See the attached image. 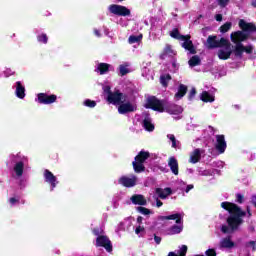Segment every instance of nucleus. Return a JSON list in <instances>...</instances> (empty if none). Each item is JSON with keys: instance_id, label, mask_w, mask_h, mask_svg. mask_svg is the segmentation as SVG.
<instances>
[{"instance_id": "obj_51", "label": "nucleus", "mask_w": 256, "mask_h": 256, "mask_svg": "<svg viewBox=\"0 0 256 256\" xmlns=\"http://www.w3.org/2000/svg\"><path fill=\"white\" fill-rule=\"evenodd\" d=\"M9 203L11 205H15V203H19V199L15 198V197H12L9 199Z\"/></svg>"}, {"instance_id": "obj_12", "label": "nucleus", "mask_w": 256, "mask_h": 256, "mask_svg": "<svg viewBox=\"0 0 256 256\" xmlns=\"http://www.w3.org/2000/svg\"><path fill=\"white\" fill-rule=\"evenodd\" d=\"M118 183L127 188L135 187L137 185V176L131 175L130 178L128 176H122L118 179Z\"/></svg>"}, {"instance_id": "obj_37", "label": "nucleus", "mask_w": 256, "mask_h": 256, "mask_svg": "<svg viewBox=\"0 0 256 256\" xmlns=\"http://www.w3.org/2000/svg\"><path fill=\"white\" fill-rule=\"evenodd\" d=\"M38 43H43L44 45H47L49 41V37H47V34L42 33L37 36Z\"/></svg>"}, {"instance_id": "obj_39", "label": "nucleus", "mask_w": 256, "mask_h": 256, "mask_svg": "<svg viewBox=\"0 0 256 256\" xmlns=\"http://www.w3.org/2000/svg\"><path fill=\"white\" fill-rule=\"evenodd\" d=\"M84 105L90 109H93L94 107H97V102H95V100L86 99L84 101Z\"/></svg>"}, {"instance_id": "obj_25", "label": "nucleus", "mask_w": 256, "mask_h": 256, "mask_svg": "<svg viewBox=\"0 0 256 256\" xmlns=\"http://www.w3.org/2000/svg\"><path fill=\"white\" fill-rule=\"evenodd\" d=\"M187 95V86L185 84H180L178 87V91L175 94L176 99H183Z\"/></svg>"}, {"instance_id": "obj_8", "label": "nucleus", "mask_w": 256, "mask_h": 256, "mask_svg": "<svg viewBox=\"0 0 256 256\" xmlns=\"http://www.w3.org/2000/svg\"><path fill=\"white\" fill-rule=\"evenodd\" d=\"M108 11L112 15H117L118 17H129L131 15V10L123 5L112 4L108 7Z\"/></svg>"}, {"instance_id": "obj_56", "label": "nucleus", "mask_w": 256, "mask_h": 256, "mask_svg": "<svg viewBox=\"0 0 256 256\" xmlns=\"http://www.w3.org/2000/svg\"><path fill=\"white\" fill-rule=\"evenodd\" d=\"M246 211H247L248 217H252L253 216V213H251V207L250 206L246 207Z\"/></svg>"}, {"instance_id": "obj_16", "label": "nucleus", "mask_w": 256, "mask_h": 256, "mask_svg": "<svg viewBox=\"0 0 256 256\" xmlns=\"http://www.w3.org/2000/svg\"><path fill=\"white\" fill-rule=\"evenodd\" d=\"M137 111V108L131 104V102L120 103L118 107V113L120 115H127V113H133Z\"/></svg>"}, {"instance_id": "obj_43", "label": "nucleus", "mask_w": 256, "mask_h": 256, "mask_svg": "<svg viewBox=\"0 0 256 256\" xmlns=\"http://www.w3.org/2000/svg\"><path fill=\"white\" fill-rule=\"evenodd\" d=\"M195 95H197V90L195 88H192L188 94L189 101H193Z\"/></svg>"}, {"instance_id": "obj_7", "label": "nucleus", "mask_w": 256, "mask_h": 256, "mask_svg": "<svg viewBox=\"0 0 256 256\" xmlns=\"http://www.w3.org/2000/svg\"><path fill=\"white\" fill-rule=\"evenodd\" d=\"M107 93V101L112 105H121V103H124V101L127 99V95L121 93L119 90L111 92L110 87L107 88Z\"/></svg>"}, {"instance_id": "obj_60", "label": "nucleus", "mask_w": 256, "mask_h": 256, "mask_svg": "<svg viewBox=\"0 0 256 256\" xmlns=\"http://www.w3.org/2000/svg\"><path fill=\"white\" fill-rule=\"evenodd\" d=\"M251 6L256 9V0H252V1H251Z\"/></svg>"}, {"instance_id": "obj_45", "label": "nucleus", "mask_w": 256, "mask_h": 256, "mask_svg": "<svg viewBox=\"0 0 256 256\" xmlns=\"http://www.w3.org/2000/svg\"><path fill=\"white\" fill-rule=\"evenodd\" d=\"M205 255L206 256H217V251H215V249H213V248H210V249L206 250Z\"/></svg>"}, {"instance_id": "obj_18", "label": "nucleus", "mask_w": 256, "mask_h": 256, "mask_svg": "<svg viewBox=\"0 0 256 256\" xmlns=\"http://www.w3.org/2000/svg\"><path fill=\"white\" fill-rule=\"evenodd\" d=\"M168 167L170 168L173 175H179V162L177 161V158L170 157L168 160Z\"/></svg>"}, {"instance_id": "obj_35", "label": "nucleus", "mask_w": 256, "mask_h": 256, "mask_svg": "<svg viewBox=\"0 0 256 256\" xmlns=\"http://www.w3.org/2000/svg\"><path fill=\"white\" fill-rule=\"evenodd\" d=\"M231 27H233V23H232V22H226V23H224V24L219 28V31H220V33H227L228 31L231 30Z\"/></svg>"}, {"instance_id": "obj_15", "label": "nucleus", "mask_w": 256, "mask_h": 256, "mask_svg": "<svg viewBox=\"0 0 256 256\" xmlns=\"http://www.w3.org/2000/svg\"><path fill=\"white\" fill-rule=\"evenodd\" d=\"M223 47L225 50H218V58L222 61H227V59H231V55L233 54V50H231V42L228 40V44Z\"/></svg>"}, {"instance_id": "obj_46", "label": "nucleus", "mask_w": 256, "mask_h": 256, "mask_svg": "<svg viewBox=\"0 0 256 256\" xmlns=\"http://www.w3.org/2000/svg\"><path fill=\"white\" fill-rule=\"evenodd\" d=\"M230 1L231 0H218V5H220L221 7H227Z\"/></svg>"}, {"instance_id": "obj_20", "label": "nucleus", "mask_w": 256, "mask_h": 256, "mask_svg": "<svg viewBox=\"0 0 256 256\" xmlns=\"http://www.w3.org/2000/svg\"><path fill=\"white\" fill-rule=\"evenodd\" d=\"M235 242L231 240V236H227L220 241V249H233Z\"/></svg>"}, {"instance_id": "obj_1", "label": "nucleus", "mask_w": 256, "mask_h": 256, "mask_svg": "<svg viewBox=\"0 0 256 256\" xmlns=\"http://www.w3.org/2000/svg\"><path fill=\"white\" fill-rule=\"evenodd\" d=\"M220 206L222 209L229 212L230 216L226 220L228 227H230L232 231H237L239 226L243 225V217H246L247 212L243 211L239 205L228 201L222 202Z\"/></svg>"}, {"instance_id": "obj_36", "label": "nucleus", "mask_w": 256, "mask_h": 256, "mask_svg": "<svg viewBox=\"0 0 256 256\" xmlns=\"http://www.w3.org/2000/svg\"><path fill=\"white\" fill-rule=\"evenodd\" d=\"M142 39H143V35L141 34L139 36L131 35L128 38V43L133 45V43H139V41H141Z\"/></svg>"}, {"instance_id": "obj_57", "label": "nucleus", "mask_w": 256, "mask_h": 256, "mask_svg": "<svg viewBox=\"0 0 256 256\" xmlns=\"http://www.w3.org/2000/svg\"><path fill=\"white\" fill-rule=\"evenodd\" d=\"M193 187L194 186L192 184L187 185L185 193H189V191H191V189H193Z\"/></svg>"}, {"instance_id": "obj_53", "label": "nucleus", "mask_w": 256, "mask_h": 256, "mask_svg": "<svg viewBox=\"0 0 256 256\" xmlns=\"http://www.w3.org/2000/svg\"><path fill=\"white\" fill-rule=\"evenodd\" d=\"M221 231H222V233H229V226H227V225H222Z\"/></svg>"}, {"instance_id": "obj_4", "label": "nucleus", "mask_w": 256, "mask_h": 256, "mask_svg": "<svg viewBox=\"0 0 256 256\" xmlns=\"http://www.w3.org/2000/svg\"><path fill=\"white\" fill-rule=\"evenodd\" d=\"M170 37H172V39H177L178 41H184L181 44V47L183 49H185V51H188L190 53V55H197V49L195 48V45L193 44V41L191 40V35H189V34L182 35L181 33H179L178 28H174L170 32Z\"/></svg>"}, {"instance_id": "obj_40", "label": "nucleus", "mask_w": 256, "mask_h": 256, "mask_svg": "<svg viewBox=\"0 0 256 256\" xmlns=\"http://www.w3.org/2000/svg\"><path fill=\"white\" fill-rule=\"evenodd\" d=\"M119 71H120L121 77H125V75H127V73H129V69L125 65H120L119 66Z\"/></svg>"}, {"instance_id": "obj_47", "label": "nucleus", "mask_w": 256, "mask_h": 256, "mask_svg": "<svg viewBox=\"0 0 256 256\" xmlns=\"http://www.w3.org/2000/svg\"><path fill=\"white\" fill-rule=\"evenodd\" d=\"M252 246V251H256V242L255 241H249L248 243H246V247Z\"/></svg>"}, {"instance_id": "obj_9", "label": "nucleus", "mask_w": 256, "mask_h": 256, "mask_svg": "<svg viewBox=\"0 0 256 256\" xmlns=\"http://www.w3.org/2000/svg\"><path fill=\"white\" fill-rule=\"evenodd\" d=\"M96 247H103L108 253L113 252V244L111 243V240H109V237L105 235L96 238Z\"/></svg>"}, {"instance_id": "obj_58", "label": "nucleus", "mask_w": 256, "mask_h": 256, "mask_svg": "<svg viewBox=\"0 0 256 256\" xmlns=\"http://www.w3.org/2000/svg\"><path fill=\"white\" fill-rule=\"evenodd\" d=\"M94 35H96V37H101V32L98 29H94Z\"/></svg>"}, {"instance_id": "obj_50", "label": "nucleus", "mask_w": 256, "mask_h": 256, "mask_svg": "<svg viewBox=\"0 0 256 256\" xmlns=\"http://www.w3.org/2000/svg\"><path fill=\"white\" fill-rule=\"evenodd\" d=\"M154 241H155L156 245H160L161 237L157 236V234H154Z\"/></svg>"}, {"instance_id": "obj_24", "label": "nucleus", "mask_w": 256, "mask_h": 256, "mask_svg": "<svg viewBox=\"0 0 256 256\" xmlns=\"http://www.w3.org/2000/svg\"><path fill=\"white\" fill-rule=\"evenodd\" d=\"M16 97L18 99H25V86L21 83V81L16 82Z\"/></svg>"}, {"instance_id": "obj_63", "label": "nucleus", "mask_w": 256, "mask_h": 256, "mask_svg": "<svg viewBox=\"0 0 256 256\" xmlns=\"http://www.w3.org/2000/svg\"><path fill=\"white\" fill-rule=\"evenodd\" d=\"M173 67H175V63H173Z\"/></svg>"}, {"instance_id": "obj_26", "label": "nucleus", "mask_w": 256, "mask_h": 256, "mask_svg": "<svg viewBox=\"0 0 256 256\" xmlns=\"http://www.w3.org/2000/svg\"><path fill=\"white\" fill-rule=\"evenodd\" d=\"M110 68H111L110 64L102 62L98 64L97 71L100 73V75H105L106 73H109Z\"/></svg>"}, {"instance_id": "obj_62", "label": "nucleus", "mask_w": 256, "mask_h": 256, "mask_svg": "<svg viewBox=\"0 0 256 256\" xmlns=\"http://www.w3.org/2000/svg\"><path fill=\"white\" fill-rule=\"evenodd\" d=\"M118 1L122 2V1H125V0H118Z\"/></svg>"}, {"instance_id": "obj_38", "label": "nucleus", "mask_w": 256, "mask_h": 256, "mask_svg": "<svg viewBox=\"0 0 256 256\" xmlns=\"http://www.w3.org/2000/svg\"><path fill=\"white\" fill-rule=\"evenodd\" d=\"M136 211H138V213H141L142 215H151V211L143 206H138L136 208Z\"/></svg>"}, {"instance_id": "obj_54", "label": "nucleus", "mask_w": 256, "mask_h": 256, "mask_svg": "<svg viewBox=\"0 0 256 256\" xmlns=\"http://www.w3.org/2000/svg\"><path fill=\"white\" fill-rule=\"evenodd\" d=\"M215 20L218 21V22L223 21V15L222 14H216L215 15Z\"/></svg>"}, {"instance_id": "obj_17", "label": "nucleus", "mask_w": 256, "mask_h": 256, "mask_svg": "<svg viewBox=\"0 0 256 256\" xmlns=\"http://www.w3.org/2000/svg\"><path fill=\"white\" fill-rule=\"evenodd\" d=\"M130 201H132L133 205H140V207L147 205V199L142 194L132 195Z\"/></svg>"}, {"instance_id": "obj_23", "label": "nucleus", "mask_w": 256, "mask_h": 256, "mask_svg": "<svg viewBox=\"0 0 256 256\" xmlns=\"http://www.w3.org/2000/svg\"><path fill=\"white\" fill-rule=\"evenodd\" d=\"M149 157H151V154L147 151L142 150L138 153V155L135 156L134 161H136V163L143 164L147 159H149Z\"/></svg>"}, {"instance_id": "obj_28", "label": "nucleus", "mask_w": 256, "mask_h": 256, "mask_svg": "<svg viewBox=\"0 0 256 256\" xmlns=\"http://www.w3.org/2000/svg\"><path fill=\"white\" fill-rule=\"evenodd\" d=\"M233 53H234L235 57H240V58L243 57V53H245L243 43L235 44Z\"/></svg>"}, {"instance_id": "obj_44", "label": "nucleus", "mask_w": 256, "mask_h": 256, "mask_svg": "<svg viewBox=\"0 0 256 256\" xmlns=\"http://www.w3.org/2000/svg\"><path fill=\"white\" fill-rule=\"evenodd\" d=\"M244 53H247V55H251L253 53V45L244 46Z\"/></svg>"}, {"instance_id": "obj_49", "label": "nucleus", "mask_w": 256, "mask_h": 256, "mask_svg": "<svg viewBox=\"0 0 256 256\" xmlns=\"http://www.w3.org/2000/svg\"><path fill=\"white\" fill-rule=\"evenodd\" d=\"M143 231H145V227H143V226H138L135 229L136 235H139V233H143Z\"/></svg>"}, {"instance_id": "obj_42", "label": "nucleus", "mask_w": 256, "mask_h": 256, "mask_svg": "<svg viewBox=\"0 0 256 256\" xmlns=\"http://www.w3.org/2000/svg\"><path fill=\"white\" fill-rule=\"evenodd\" d=\"M245 201V196L241 193L236 194V203H239L240 205L243 204Z\"/></svg>"}, {"instance_id": "obj_59", "label": "nucleus", "mask_w": 256, "mask_h": 256, "mask_svg": "<svg viewBox=\"0 0 256 256\" xmlns=\"http://www.w3.org/2000/svg\"><path fill=\"white\" fill-rule=\"evenodd\" d=\"M137 223H139V225H141V223H143V216L137 217Z\"/></svg>"}, {"instance_id": "obj_21", "label": "nucleus", "mask_w": 256, "mask_h": 256, "mask_svg": "<svg viewBox=\"0 0 256 256\" xmlns=\"http://www.w3.org/2000/svg\"><path fill=\"white\" fill-rule=\"evenodd\" d=\"M142 125L146 131H149V132L155 131V125L153 124L151 117L149 115L145 116L142 122Z\"/></svg>"}, {"instance_id": "obj_31", "label": "nucleus", "mask_w": 256, "mask_h": 256, "mask_svg": "<svg viewBox=\"0 0 256 256\" xmlns=\"http://www.w3.org/2000/svg\"><path fill=\"white\" fill-rule=\"evenodd\" d=\"M166 55H173V47L170 44H166L160 55V59H165Z\"/></svg>"}, {"instance_id": "obj_30", "label": "nucleus", "mask_w": 256, "mask_h": 256, "mask_svg": "<svg viewBox=\"0 0 256 256\" xmlns=\"http://www.w3.org/2000/svg\"><path fill=\"white\" fill-rule=\"evenodd\" d=\"M132 167H133L135 173H143V171H145V165L141 162L133 161Z\"/></svg>"}, {"instance_id": "obj_61", "label": "nucleus", "mask_w": 256, "mask_h": 256, "mask_svg": "<svg viewBox=\"0 0 256 256\" xmlns=\"http://www.w3.org/2000/svg\"><path fill=\"white\" fill-rule=\"evenodd\" d=\"M209 129H213V126H209Z\"/></svg>"}, {"instance_id": "obj_32", "label": "nucleus", "mask_w": 256, "mask_h": 256, "mask_svg": "<svg viewBox=\"0 0 256 256\" xmlns=\"http://www.w3.org/2000/svg\"><path fill=\"white\" fill-rule=\"evenodd\" d=\"M188 65L190 67H197V65H201V58L198 55H194L188 61Z\"/></svg>"}, {"instance_id": "obj_5", "label": "nucleus", "mask_w": 256, "mask_h": 256, "mask_svg": "<svg viewBox=\"0 0 256 256\" xmlns=\"http://www.w3.org/2000/svg\"><path fill=\"white\" fill-rule=\"evenodd\" d=\"M229 40L227 38H218L217 35H209L206 39V49H221L224 45H228Z\"/></svg>"}, {"instance_id": "obj_11", "label": "nucleus", "mask_w": 256, "mask_h": 256, "mask_svg": "<svg viewBox=\"0 0 256 256\" xmlns=\"http://www.w3.org/2000/svg\"><path fill=\"white\" fill-rule=\"evenodd\" d=\"M215 149L220 155H223L227 150V141H225V135L217 134L216 136Z\"/></svg>"}, {"instance_id": "obj_52", "label": "nucleus", "mask_w": 256, "mask_h": 256, "mask_svg": "<svg viewBox=\"0 0 256 256\" xmlns=\"http://www.w3.org/2000/svg\"><path fill=\"white\" fill-rule=\"evenodd\" d=\"M250 203L256 208V195L255 194L251 196Z\"/></svg>"}, {"instance_id": "obj_55", "label": "nucleus", "mask_w": 256, "mask_h": 256, "mask_svg": "<svg viewBox=\"0 0 256 256\" xmlns=\"http://www.w3.org/2000/svg\"><path fill=\"white\" fill-rule=\"evenodd\" d=\"M156 207H163V203L159 198H156Z\"/></svg>"}, {"instance_id": "obj_27", "label": "nucleus", "mask_w": 256, "mask_h": 256, "mask_svg": "<svg viewBox=\"0 0 256 256\" xmlns=\"http://www.w3.org/2000/svg\"><path fill=\"white\" fill-rule=\"evenodd\" d=\"M25 169V163L23 161L17 162L14 166V171L17 175V177L23 176V170Z\"/></svg>"}, {"instance_id": "obj_41", "label": "nucleus", "mask_w": 256, "mask_h": 256, "mask_svg": "<svg viewBox=\"0 0 256 256\" xmlns=\"http://www.w3.org/2000/svg\"><path fill=\"white\" fill-rule=\"evenodd\" d=\"M168 139L172 142V147L173 149H177V139L175 138V135L173 134H168L167 135Z\"/></svg>"}, {"instance_id": "obj_6", "label": "nucleus", "mask_w": 256, "mask_h": 256, "mask_svg": "<svg viewBox=\"0 0 256 256\" xmlns=\"http://www.w3.org/2000/svg\"><path fill=\"white\" fill-rule=\"evenodd\" d=\"M144 107L145 109H152V111H158V113H165V100H159L157 96H150L147 98Z\"/></svg>"}, {"instance_id": "obj_29", "label": "nucleus", "mask_w": 256, "mask_h": 256, "mask_svg": "<svg viewBox=\"0 0 256 256\" xmlns=\"http://www.w3.org/2000/svg\"><path fill=\"white\" fill-rule=\"evenodd\" d=\"M200 99L203 101V103H213V101H215V97L211 96V94L207 91L202 92Z\"/></svg>"}, {"instance_id": "obj_10", "label": "nucleus", "mask_w": 256, "mask_h": 256, "mask_svg": "<svg viewBox=\"0 0 256 256\" xmlns=\"http://www.w3.org/2000/svg\"><path fill=\"white\" fill-rule=\"evenodd\" d=\"M37 99L40 105H51L57 101V95L55 94L48 95L47 93H39L37 95Z\"/></svg>"}, {"instance_id": "obj_13", "label": "nucleus", "mask_w": 256, "mask_h": 256, "mask_svg": "<svg viewBox=\"0 0 256 256\" xmlns=\"http://www.w3.org/2000/svg\"><path fill=\"white\" fill-rule=\"evenodd\" d=\"M164 112L169 113L170 115H179V113L183 112V108L177 104L167 103V100H165Z\"/></svg>"}, {"instance_id": "obj_14", "label": "nucleus", "mask_w": 256, "mask_h": 256, "mask_svg": "<svg viewBox=\"0 0 256 256\" xmlns=\"http://www.w3.org/2000/svg\"><path fill=\"white\" fill-rule=\"evenodd\" d=\"M43 175L44 181L51 186V191H53V189H55V187H57V184L59 183V181H57V176H54L53 172L48 169L44 170Z\"/></svg>"}, {"instance_id": "obj_19", "label": "nucleus", "mask_w": 256, "mask_h": 256, "mask_svg": "<svg viewBox=\"0 0 256 256\" xmlns=\"http://www.w3.org/2000/svg\"><path fill=\"white\" fill-rule=\"evenodd\" d=\"M155 193L156 195H158V197L160 199H165L166 197H169V195H172L173 190L169 187H166L165 189L163 188H156L155 189Z\"/></svg>"}, {"instance_id": "obj_34", "label": "nucleus", "mask_w": 256, "mask_h": 256, "mask_svg": "<svg viewBox=\"0 0 256 256\" xmlns=\"http://www.w3.org/2000/svg\"><path fill=\"white\" fill-rule=\"evenodd\" d=\"M187 245H182L180 250L178 251V255L175 252H169L168 256H186L187 255Z\"/></svg>"}, {"instance_id": "obj_22", "label": "nucleus", "mask_w": 256, "mask_h": 256, "mask_svg": "<svg viewBox=\"0 0 256 256\" xmlns=\"http://www.w3.org/2000/svg\"><path fill=\"white\" fill-rule=\"evenodd\" d=\"M201 161V149L196 148L190 155L189 163L195 165V163H199Z\"/></svg>"}, {"instance_id": "obj_3", "label": "nucleus", "mask_w": 256, "mask_h": 256, "mask_svg": "<svg viewBox=\"0 0 256 256\" xmlns=\"http://www.w3.org/2000/svg\"><path fill=\"white\" fill-rule=\"evenodd\" d=\"M158 221H175L176 224L167 229V235H179L183 231V216L180 213L158 216Z\"/></svg>"}, {"instance_id": "obj_48", "label": "nucleus", "mask_w": 256, "mask_h": 256, "mask_svg": "<svg viewBox=\"0 0 256 256\" xmlns=\"http://www.w3.org/2000/svg\"><path fill=\"white\" fill-rule=\"evenodd\" d=\"M93 235H95L96 237H101V229L99 228H94L92 231Z\"/></svg>"}, {"instance_id": "obj_2", "label": "nucleus", "mask_w": 256, "mask_h": 256, "mask_svg": "<svg viewBox=\"0 0 256 256\" xmlns=\"http://www.w3.org/2000/svg\"><path fill=\"white\" fill-rule=\"evenodd\" d=\"M238 27L241 30L232 32L230 34V39L232 43H243L249 39L251 33H256V25L253 22H247L243 19H240L238 22Z\"/></svg>"}, {"instance_id": "obj_33", "label": "nucleus", "mask_w": 256, "mask_h": 256, "mask_svg": "<svg viewBox=\"0 0 256 256\" xmlns=\"http://www.w3.org/2000/svg\"><path fill=\"white\" fill-rule=\"evenodd\" d=\"M171 81V74H164L160 76V83L162 87H167Z\"/></svg>"}]
</instances>
